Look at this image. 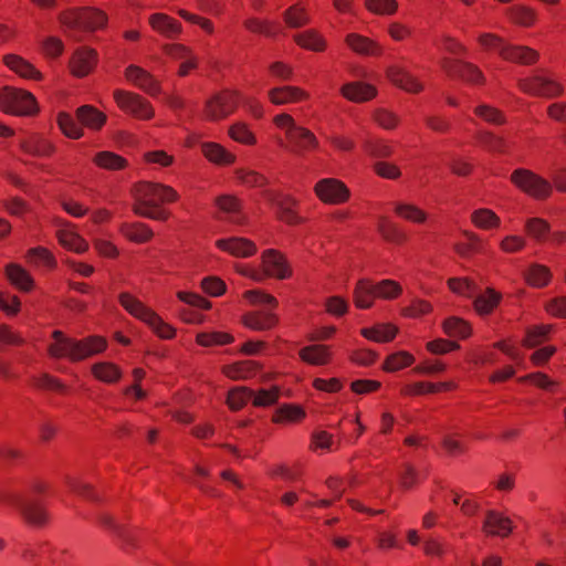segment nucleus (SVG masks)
<instances>
[{
    "mask_svg": "<svg viewBox=\"0 0 566 566\" xmlns=\"http://www.w3.org/2000/svg\"><path fill=\"white\" fill-rule=\"evenodd\" d=\"M134 198L133 211L135 214L151 220L166 221L170 213L168 210L160 208V205L175 202L179 196L170 186L143 181L135 186Z\"/></svg>",
    "mask_w": 566,
    "mask_h": 566,
    "instance_id": "1",
    "label": "nucleus"
},
{
    "mask_svg": "<svg viewBox=\"0 0 566 566\" xmlns=\"http://www.w3.org/2000/svg\"><path fill=\"white\" fill-rule=\"evenodd\" d=\"M274 125L284 132L287 148L295 154H305L318 148L316 136L307 128L298 126L295 119L287 113L274 116Z\"/></svg>",
    "mask_w": 566,
    "mask_h": 566,
    "instance_id": "2",
    "label": "nucleus"
},
{
    "mask_svg": "<svg viewBox=\"0 0 566 566\" xmlns=\"http://www.w3.org/2000/svg\"><path fill=\"white\" fill-rule=\"evenodd\" d=\"M0 111L14 116H33L39 113L34 95L12 86L0 88Z\"/></svg>",
    "mask_w": 566,
    "mask_h": 566,
    "instance_id": "3",
    "label": "nucleus"
},
{
    "mask_svg": "<svg viewBox=\"0 0 566 566\" xmlns=\"http://www.w3.org/2000/svg\"><path fill=\"white\" fill-rule=\"evenodd\" d=\"M60 21L69 29L95 31L106 27L108 17L101 9L87 7L61 13Z\"/></svg>",
    "mask_w": 566,
    "mask_h": 566,
    "instance_id": "4",
    "label": "nucleus"
},
{
    "mask_svg": "<svg viewBox=\"0 0 566 566\" xmlns=\"http://www.w3.org/2000/svg\"><path fill=\"white\" fill-rule=\"evenodd\" d=\"M241 101V95L237 91L218 92L206 101L202 117L208 122H221L235 112Z\"/></svg>",
    "mask_w": 566,
    "mask_h": 566,
    "instance_id": "5",
    "label": "nucleus"
},
{
    "mask_svg": "<svg viewBox=\"0 0 566 566\" xmlns=\"http://www.w3.org/2000/svg\"><path fill=\"white\" fill-rule=\"evenodd\" d=\"M511 181L536 200H545L553 192V186L548 180L527 169L514 170L511 175Z\"/></svg>",
    "mask_w": 566,
    "mask_h": 566,
    "instance_id": "6",
    "label": "nucleus"
},
{
    "mask_svg": "<svg viewBox=\"0 0 566 566\" xmlns=\"http://www.w3.org/2000/svg\"><path fill=\"white\" fill-rule=\"evenodd\" d=\"M113 96L120 111L137 119L149 120L155 116V109L151 104L136 93L115 90Z\"/></svg>",
    "mask_w": 566,
    "mask_h": 566,
    "instance_id": "7",
    "label": "nucleus"
},
{
    "mask_svg": "<svg viewBox=\"0 0 566 566\" xmlns=\"http://www.w3.org/2000/svg\"><path fill=\"white\" fill-rule=\"evenodd\" d=\"M314 193L326 205H342L350 198V190L337 178L319 179L314 186Z\"/></svg>",
    "mask_w": 566,
    "mask_h": 566,
    "instance_id": "8",
    "label": "nucleus"
},
{
    "mask_svg": "<svg viewBox=\"0 0 566 566\" xmlns=\"http://www.w3.org/2000/svg\"><path fill=\"white\" fill-rule=\"evenodd\" d=\"M55 237L59 244L77 254L88 250V242L77 232L75 226L69 221H59Z\"/></svg>",
    "mask_w": 566,
    "mask_h": 566,
    "instance_id": "9",
    "label": "nucleus"
},
{
    "mask_svg": "<svg viewBox=\"0 0 566 566\" xmlns=\"http://www.w3.org/2000/svg\"><path fill=\"white\" fill-rule=\"evenodd\" d=\"M440 66L449 76L460 77L471 84H481L483 82L481 71L471 63L451 57H442Z\"/></svg>",
    "mask_w": 566,
    "mask_h": 566,
    "instance_id": "10",
    "label": "nucleus"
},
{
    "mask_svg": "<svg viewBox=\"0 0 566 566\" xmlns=\"http://www.w3.org/2000/svg\"><path fill=\"white\" fill-rule=\"evenodd\" d=\"M261 265L264 277L270 276L284 280L291 276L292 271L285 256L277 250H265L261 255Z\"/></svg>",
    "mask_w": 566,
    "mask_h": 566,
    "instance_id": "11",
    "label": "nucleus"
},
{
    "mask_svg": "<svg viewBox=\"0 0 566 566\" xmlns=\"http://www.w3.org/2000/svg\"><path fill=\"white\" fill-rule=\"evenodd\" d=\"M521 87L528 94L543 96V97H554L562 93V86L553 81L551 77L544 75H533L527 77L521 82Z\"/></svg>",
    "mask_w": 566,
    "mask_h": 566,
    "instance_id": "12",
    "label": "nucleus"
},
{
    "mask_svg": "<svg viewBox=\"0 0 566 566\" xmlns=\"http://www.w3.org/2000/svg\"><path fill=\"white\" fill-rule=\"evenodd\" d=\"M107 348V340L97 335L73 338V363L85 360L103 353Z\"/></svg>",
    "mask_w": 566,
    "mask_h": 566,
    "instance_id": "13",
    "label": "nucleus"
},
{
    "mask_svg": "<svg viewBox=\"0 0 566 566\" xmlns=\"http://www.w3.org/2000/svg\"><path fill=\"white\" fill-rule=\"evenodd\" d=\"M268 98L273 105L282 106L307 101L310 94L298 86L283 85L269 90Z\"/></svg>",
    "mask_w": 566,
    "mask_h": 566,
    "instance_id": "14",
    "label": "nucleus"
},
{
    "mask_svg": "<svg viewBox=\"0 0 566 566\" xmlns=\"http://www.w3.org/2000/svg\"><path fill=\"white\" fill-rule=\"evenodd\" d=\"M125 77L128 82L150 96H157L160 93L158 81L149 72L137 65L127 66Z\"/></svg>",
    "mask_w": 566,
    "mask_h": 566,
    "instance_id": "15",
    "label": "nucleus"
},
{
    "mask_svg": "<svg viewBox=\"0 0 566 566\" xmlns=\"http://www.w3.org/2000/svg\"><path fill=\"white\" fill-rule=\"evenodd\" d=\"M97 63V52L91 48H78L70 61L71 73L76 77L88 75Z\"/></svg>",
    "mask_w": 566,
    "mask_h": 566,
    "instance_id": "16",
    "label": "nucleus"
},
{
    "mask_svg": "<svg viewBox=\"0 0 566 566\" xmlns=\"http://www.w3.org/2000/svg\"><path fill=\"white\" fill-rule=\"evenodd\" d=\"M216 247L235 258H250L258 251L253 241L242 237L219 239L216 241Z\"/></svg>",
    "mask_w": 566,
    "mask_h": 566,
    "instance_id": "17",
    "label": "nucleus"
},
{
    "mask_svg": "<svg viewBox=\"0 0 566 566\" xmlns=\"http://www.w3.org/2000/svg\"><path fill=\"white\" fill-rule=\"evenodd\" d=\"M266 198L274 202L277 208V217L281 221L295 226L303 222V218L296 212L297 201L285 195H274L266 192Z\"/></svg>",
    "mask_w": 566,
    "mask_h": 566,
    "instance_id": "18",
    "label": "nucleus"
},
{
    "mask_svg": "<svg viewBox=\"0 0 566 566\" xmlns=\"http://www.w3.org/2000/svg\"><path fill=\"white\" fill-rule=\"evenodd\" d=\"M344 41L350 51L359 55L380 56L384 52L382 46L377 41L356 32L346 34Z\"/></svg>",
    "mask_w": 566,
    "mask_h": 566,
    "instance_id": "19",
    "label": "nucleus"
},
{
    "mask_svg": "<svg viewBox=\"0 0 566 566\" xmlns=\"http://www.w3.org/2000/svg\"><path fill=\"white\" fill-rule=\"evenodd\" d=\"M148 22L155 32L169 40L179 38L182 32L181 23L166 13H153L149 15Z\"/></svg>",
    "mask_w": 566,
    "mask_h": 566,
    "instance_id": "20",
    "label": "nucleus"
},
{
    "mask_svg": "<svg viewBox=\"0 0 566 566\" xmlns=\"http://www.w3.org/2000/svg\"><path fill=\"white\" fill-rule=\"evenodd\" d=\"M497 55L512 62L532 64L538 59V53L528 46H514L497 36Z\"/></svg>",
    "mask_w": 566,
    "mask_h": 566,
    "instance_id": "21",
    "label": "nucleus"
},
{
    "mask_svg": "<svg viewBox=\"0 0 566 566\" xmlns=\"http://www.w3.org/2000/svg\"><path fill=\"white\" fill-rule=\"evenodd\" d=\"M387 76L394 85L408 93L417 94L423 90V84L419 78L401 66L388 67Z\"/></svg>",
    "mask_w": 566,
    "mask_h": 566,
    "instance_id": "22",
    "label": "nucleus"
},
{
    "mask_svg": "<svg viewBox=\"0 0 566 566\" xmlns=\"http://www.w3.org/2000/svg\"><path fill=\"white\" fill-rule=\"evenodd\" d=\"M298 357L311 366H326L333 360V352L328 345L312 344L302 347L298 350Z\"/></svg>",
    "mask_w": 566,
    "mask_h": 566,
    "instance_id": "23",
    "label": "nucleus"
},
{
    "mask_svg": "<svg viewBox=\"0 0 566 566\" xmlns=\"http://www.w3.org/2000/svg\"><path fill=\"white\" fill-rule=\"evenodd\" d=\"M20 148L33 157H50L55 153L54 144L39 134H32L20 140Z\"/></svg>",
    "mask_w": 566,
    "mask_h": 566,
    "instance_id": "24",
    "label": "nucleus"
},
{
    "mask_svg": "<svg viewBox=\"0 0 566 566\" xmlns=\"http://www.w3.org/2000/svg\"><path fill=\"white\" fill-rule=\"evenodd\" d=\"M279 323L277 315L269 311H251L242 316V324L255 332H264L274 328Z\"/></svg>",
    "mask_w": 566,
    "mask_h": 566,
    "instance_id": "25",
    "label": "nucleus"
},
{
    "mask_svg": "<svg viewBox=\"0 0 566 566\" xmlns=\"http://www.w3.org/2000/svg\"><path fill=\"white\" fill-rule=\"evenodd\" d=\"M2 61L10 71L22 78L32 81H41L43 78L42 73L33 64L18 54H6Z\"/></svg>",
    "mask_w": 566,
    "mask_h": 566,
    "instance_id": "26",
    "label": "nucleus"
},
{
    "mask_svg": "<svg viewBox=\"0 0 566 566\" xmlns=\"http://www.w3.org/2000/svg\"><path fill=\"white\" fill-rule=\"evenodd\" d=\"M51 338L48 346L49 356L54 359L64 358L73 363V338L57 329L52 333Z\"/></svg>",
    "mask_w": 566,
    "mask_h": 566,
    "instance_id": "27",
    "label": "nucleus"
},
{
    "mask_svg": "<svg viewBox=\"0 0 566 566\" xmlns=\"http://www.w3.org/2000/svg\"><path fill=\"white\" fill-rule=\"evenodd\" d=\"M282 20L290 29H301L312 22L307 7L301 1L289 6L282 12Z\"/></svg>",
    "mask_w": 566,
    "mask_h": 566,
    "instance_id": "28",
    "label": "nucleus"
},
{
    "mask_svg": "<svg viewBox=\"0 0 566 566\" xmlns=\"http://www.w3.org/2000/svg\"><path fill=\"white\" fill-rule=\"evenodd\" d=\"M395 214L413 224H426L429 219V213L419 206L409 201H397L394 203Z\"/></svg>",
    "mask_w": 566,
    "mask_h": 566,
    "instance_id": "29",
    "label": "nucleus"
},
{
    "mask_svg": "<svg viewBox=\"0 0 566 566\" xmlns=\"http://www.w3.org/2000/svg\"><path fill=\"white\" fill-rule=\"evenodd\" d=\"M261 366L254 360H241L222 366V374L232 380H247L254 377Z\"/></svg>",
    "mask_w": 566,
    "mask_h": 566,
    "instance_id": "30",
    "label": "nucleus"
},
{
    "mask_svg": "<svg viewBox=\"0 0 566 566\" xmlns=\"http://www.w3.org/2000/svg\"><path fill=\"white\" fill-rule=\"evenodd\" d=\"M293 41L300 48L312 52H324L327 49L325 36L316 29H306L305 31L295 33Z\"/></svg>",
    "mask_w": 566,
    "mask_h": 566,
    "instance_id": "31",
    "label": "nucleus"
},
{
    "mask_svg": "<svg viewBox=\"0 0 566 566\" xmlns=\"http://www.w3.org/2000/svg\"><path fill=\"white\" fill-rule=\"evenodd\" d=\"M377 300L376 289L373 281L360 279L353 291V301L357 308L367 310L374 305Z\"/></svg>",
    "mask_w": 566,
    "mask_h": 566,
    "instance_id": "32",
    "label": "nucleus"
},
{
    "mask_svg": "<svg viewBox=\"0 0 566 566\" xmlns=\"http://www.w3.org/2000/svg\"><path fill=\"white\" fill-rule=\"evenodd\" d=\"M201 151L210 163L218 166H230L233 165L237 160V156L234 154L218 143H202Z\"/></svg>",
    "mask_w": 566,
    "mask_h": 566,
    "instance_id": "33",
    "label": "nucleus"
},
{
    "mask_svg": "<svg viewBox=\"0 0 566 566\" xmlns=\"http://www.w3.org/2000/svg\"><path fill=\"white\" fill-rule=\"evenodd\" d=\"M340 92L345 98L354 103L370 101L377 94L375 86L363 82L347 83L342 87Z\"/></svg>",
    "mask_w": 566,
    "mask_h": 566,
    "instance_id": "34",
    "label": "nucleus"
},
{
    "mask_svg": "<svg viewBox=\"0 0 566 566\" xmlns=\"http://www.w3.org/2000/svg\"><path fill=\"white\" fill-rule=\"evenodd\" d=\"M76 119L91 130H99L107 120L106 114L92 105H83L76 109Z\"/></svg>",
    "mask_w": 566,
    "mask_h": 566,
    "instance_id": "35",
    "label": "nucleus"
},
{
    "mask_svg": "<svg viewBox=\"0 0 566 566\" xmlns=\"http://www.w3.org/2000/svg\"><path fill=\"white\" fill-rule=\"evenodd\" d=\"M20 511L25 522L33 526H42L49 521L46 510L38 501L31 499L22 501L20 504Z\"/></svg>",
    "mask_w": 566,
    "mask_h": 566,
    "instance_id": "36",
    "label": "nucleus"
},
{
    "mask_svg": "<svg viewBox=\"0 0 566 566\" xmlns=\"http://www.w3.org/2000/svg\"><path fill=\"white\" fill-rule=\"evenodd\" d=\"M62 552L42 546L39 549L27 548L22 556L24 559L34 562L35 566H56L60 563Z\"/></svg>",
    "mask_w": 566,
    "mask_h": 566,
    "instance_id": "37",
    "label": "nucleus"
},
{
    "mask_svg": "<svg viewBox=\"0 0 566 566\" xmlns=\"http://www.w3.org/2000/svg\"><path fill=\"white\" fill-rule=\"evenodd\" d=\"M219 211L226 214V219L234 224H243L245 218L241 216V202L238 198L223 195L216 199Z\"/></svg>",
    "mask_w": 566,
    "mask_h": 566,
    "instance_id": "38",
    "label": "nucleus"
},
{
    "mask_svg": "<svg viewBox=\"0 0 566 566\" xmlns=\"http://www.w3.org/2000/svg\"><path fill=\"white\" fill-rule=\"evenodd\" d=\"M119 233L134 243H146L154 237L153 230L142 222H124L119 226Z\"/></svg>",
    "mask_w": 566,
    "mask_h": 566,
    "instance_id": "39",
    "label": "nucleus"
},
{
    "mask_svg": "<svg viewBox=\"0 0 566 566\" xmlns=\"http://www.w3.org/2000/svg\"><path fill=\"white\" fill-rule=\"evenodd\" d=\"M118 302L127 313L143 323H145L148 316L154 312L150 307L146 306L142 301L128 292H122L118 295Z\"/></svg>",
    "mask_w": 566,
    "mask_h": 566,
    "instance_id": "40",
    "label": "nucleus"
},
{
    "mask_svg": "<svg viewBox=\"0 0 566 566\" xmlns=\"http://www.w3.org/2000/svg\"><path fill=\"white\" fill-rule=\"evenodd\" d=\"M93 377L104 384H116L120 380L123 371L119 366L112 361H98L91 366Z\"/></svg>",
    "mask_w": 566,
    "mask_h": 566,
    "instance_id": "41",
    "label": "nucleus"
},
{
    "mask_svg": "<svg viewBox=\"0 0 566 566\" xmlns=\"http://www.w3.org/2000/svg\"><path fill=\"white\" fill-rule=\"evenodd\" d=\"M363 337L376 343L391 342L398 334V327L391 323L377 324L360 329Z\"/></svg>",
    "mask_w": 566,
    "mask_h": 566,
    "instance_id": "42",
    "label": "nucleus"
},
{
    "mask_svg": "<svg viewBox=\"0 0 566 566\" xmlns=\"http://www.w3.org/2000/svg\"><path fill=\"white\" fill-rule=\"evenodd\" d=\"M504 14L510 22L523 28H530L536 21V12L522 4H515L506 8Z\"/></svg>",
    "mask_w": 566,
    "mask_h": 566,
    "instance_id": "43",
    "label": "nucleus"
},
{
    "mask_svg": "<svg viewBox=\"0 0 566 566\" xmlns=\"http://www.w3.org/2000/svg\"><path fill=\"white\" fill-rule=\"evenodd\" d=\"M442 329L446 335L452 338L467 339L472 335L471 324L458 316H450L442 323Z\"/></svg>",
    "mask_w": 566,
    "mask_h": 566,
    "instance_id": "44",
    "label": "nucleus"
},
{
    "mask_svg": "<svg viewBox=\"0 0 566 566\" xmlns=\"http://www.w3.org/2000/svg\"><path fill=\"white\" fill-rule=\"evenodd\" d=\"M27 262L36 268L53 270L57 262L53 253L44 247H35L28 250L25 254Z\"/></svg>",
    "mask_w": 566,
    "mask_h": 566,
    "instance_id": "45",
    "label": "nucleus"
},
{
    "mask_svg": "<svg viewBox=\"0 0 566 566\" xmlns=\"http://www.w3.org/2000/svg\"><path fill=\"white\" fill-rule=\"evenodd\" d=\"M92 161L98 168L106 170H122L128 166V163L124 157L108 150L96 153L93 156Z\"/></svg>",
    "mask_w": 566,
    "mask_h": 566,
    "instance_id": "46",
    "label": "nucleus"
},
{
    "mask_svg": "<svg viewBox=\"0 0 566 566\" xmlns=\"http://www.w3.org/2000/svg\"><path fill=\"white\" fill-rule=\"evenodd\" d=\"M6 274L12 285L21 291L28 292L33 287V279L27 270L18 264H9L6 268Z\"/></svg>",
    "mask_w": 566,
    "mask_h": 566,
    "instance_id": "47",
    "label": "nucleus"
},
{
    "mask_svg": "<svg viewBox=\"0 0 566 566\" xmlns=\"http://www.w3.org/2000/svg\"><path fill=\"white\" fill-rule=\"evenodd\" d=\"M415 356L407 350H398L386 357L382 364V370L386 373H396L402 370L415 363Z\"/></svg>",
    "mask_w": 566,
    "mask_h": 566,
    "instance_id": "48",
    "label": "nucleus"
},
{
    "mask_svg": "<svg viewBox=\"0 0 566 566\" xmlns=\"http://www.w3.org/2000/svg\"><path fill=\"white\" fill-rule=\"evenodd\" d=\"M305 418V411L302 407L292 403H285L279 407L272 421L275 423H296Z\"/></svg>",
    "mask_w": 566,
    "mask_h": 566,
    "instance_id": "49",
    "label": "nucleus"
},
{
    "mask_svg": "<svg viewBox=\"0 0 566 566\" xmlns=\"http://www.w3.org/2000/svg\"><path fill=\"white\" fill-rule=\"evenodd\" d=\"M229 137L241 145L254 146L258 142L255 134L244 122H235L228 128Z\"/></svg>",
    "mask_w": 566,
    "mask_h": 566,
    "instance_id": "50",
    "label": "nucleus"
},
{
    "mask_svg": "<svg viewBox=\"0 0 566 566\" xmlns=\"http://www.w3.org/2000/svg\"><path fill=\"white\" fill-rule=\"evenodd\" d=\"M551 271L542 264H531L524 272L526 282L533 287H543L551 281Z\"/></svg>",
    "mask_w": 566,
    "mask_h": 566,
    "instance_id": "51",
    "label": "nucleus"
},
{
    "mask_svg": "<svg viewBox=\"0 0 566 566\" xmlns=\"http://www.w3.org/2000/svg\"><path fill=\"white\" fill-rule=\"evenodd\" d=\"M242 298L251 306H269L270 310L277 307V300L262 290L254 289L243 292Z\"/></svg>",
    "mask_w": 566,
    "mask_h": 566,
    "instance_id": "52",
    "label": "nucleus"
},
{
    "mask_svg": "<svg viewBox=\"0 0 566 566\" xmlns=\"http://www.w3.org/2000/svg\"><path fill=\"white\" fill-rule=\"evenodd\" d=\"M363 150L374 158L390 157L394 153L392 146L382 139L367 138L363 142Z\"/></svg>",
    "mask_w": 566,
    "mask_h": 566,
    "instance_id": "53",
    "label": "nucleus"
},
{
    "mask_svg": "<svg viewBox=\"0 0 566 566\" xmlns=\"http://www.w3.org/2000/svg\"><path fill=\"white\" fill-rule=\"evenodd\" d=\"M377 230L384 240L395 244L405 242V234L389 219L381 217L378 220Z\"/></svg>",
    "mask_w": 566,
    "mask_h": 566,
    "instance_id": "54",
    "label": "nucleus"
},
{
    "mask_svg": "<svg viewBox=\"0 0 566 566\" xmlns=\"http://www.w3.org/2000/svg\"><path fill=\"white\" fill-rule=\"evenodd\" d=\"M145 324L163 339H171L176 335V329L170 324L166 323L155 311L148 316Z\"/></svg>",
    "mask_w": 566,
    "mask_h": 566,
    "instance_id": "55",
    "label": "nucleus"
},
{
    "mask_svg": "<svg viewBox=\"0 0 566 566\" xmlns=\"http://www.w3.org/2000/svg\"><path fill=\"white\" fill-rule=\"evenodd\" d=\"M375 284L377 298L384 301H391L398 298L402 293L401 285L394 280H381Z\"/></svg>",
    "mask_w": 566,
    "mask_h": 566,
    "instance_id": "56",
    "label": "nucleus"
},
{
    "mask_svg": "<svg viewBox=\"0 0 566 566\" xmlns=\"http://www.w3.org/2000/svg\"><path fill=\"white\" fill-rule=\"evenodd\" d=\"M474 311L480 316L490 315L495 307V292L488 287L483 293L475 296L473 302Z\"/></svg>",
    "mask_w": 566,
    "mask_h": 566,
    "instance_id": "57",
    "label": "nucleus"
},
{
    "mask_svg": "<svg viewBox=\"0 0 566 566\" xmlns=\"http://www.w3.org/2000/svg\"><path fill=\"white\" fill-rule=\"evenodd\" d=\"M57 125L62 133L72 139H78L84 136V130L69 113H59Z\"/></svg>",
    "mask_w": 566,
    "mask_h": 566,
    "instance_id": "58",
    "label": "nucleus"
},
{
    "mask_svg": "<svg viewBox=\"0 0 566 566\" xmlns=\"http://www.w3.org/2000/svg\"><path fill=\"white\" fill-rule=\"evenodd\" d=\"M244 28L255 34H262L264 36H275L274 23L268 19H260L251 17L244 20Z\"/></svg>",
    "mask_w": 566,
    "mask_h": 566,
    "instance_id": "59",
    "label": "nucleus"
},
{
    "mask_svg": "<svg viewBox=\"0 0 566 566\" xmlns=\"http://www.w3.org/2000/svg\"><path fill=\"white\" fill-rule=\"evenodd\" d=\"M253 390L248 387H235L228 392L227 403L231 410L242 409L252 399Z\"/></svg>",
    "mask_w": 566,
    "mask_h": 566,
    "instance_id": "60",
    "label": "nucleus"
},
{
    "mask_svg": "<svg viewBox=\"0 0 566 566\" xmlns=\"http://www.w3.org/2000/svg\"><path fill=\"white\" fill-rule=\"evenodd\" d=\"M447 285L453 294L462 297H472L476 290L475 283L469 277H450Z\"/></svg>",
    "mask_w": 566,
    "mask_h": 566,
    "instance_id": "61",
    "label": "nucleus"
},
{
    "mask_svg": "<svg viewBox=\"0 0 566 566\" xmlns=\"http://www.w3.org/2000/svg\"><path fill=\"white\" fill-rule=\"evenodd\" d=\"M196 340L200 346L209 347L231 344L233 336L224 332L199 333Z\"/></svg>",
    "mask_w": 566,
    "mask_h": 566,
    "instance_id": "62",
    "label": "nucleus"
},
{
    "mask_svg": "<svg viewBox=\"0 0 566 566\" xmlns=\"http://www.w3.org/2000/svg\"><path fill=\"white\" fill-rule=\"evenodd\" d=\"M365 8L373 14L392 15L398 10L396 0H365Z\"/></svg>",
    "mask_w": 566,
    "mask_h": 566,
    "instance_id": "63",
    "label": "nucleus"
},
{
    "mask_svg": "<svg viewBox=\"0 0 566 566\" xmlns=\"http://www.w3.org/2000/svg\"><path fill=\"white\" fill-rule=\"evenodd\" d=\"M280 388L273 386L269 389L253 391L252 403L255 407H269L274 405L280 398Z\"/></svg>",
    "mask_w": 566,
    "mask_h": 566,
    "instance_id": "64",
    "label": "nucleus"
}]
</instances>
